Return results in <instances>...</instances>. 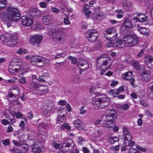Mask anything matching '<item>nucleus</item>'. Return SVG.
Segmentation results:
<instances>
[{"label":"nucleus","mask_w":153,"mask_h":153,"mask_svg":"<svg viewBox=\"0 0 153 153\" xmlns=\"http://www.w3.org/2000/svg\"><path fill=\"white\" fill-rule=\"evenodd\" d=\"M97 97L94 99L92 104L96 109L104 108L109 104V99L107 98H97Z\"/></svg>","instance_id":"1"},{"label":"nucleus","mask_w":153,"mask_h":153,"mask_svg":"<svg viewBox=\"0 0 153 153\" xmlns=\"http://www.w3.org/2000/svg\"><path fill=\"white\" fill-rule=\"evenodd\" d=\"M2 36L7 41L6 42V45L10 47L14 46L17 43V37L14 34H2Z\"/></svg>","instance_id":"2"},{"label":"nucleus","mask_w":153,"mask_h":153,"mask_svg":"<svg viewBox=\"0 0 153 153\" xmlns=\"http://www.w3.org/2000/svg\"><path fill=\"white\" fill-rule=\"evenodd\" d=\"M8 13L9 14L10 17H11L12 21L16 22L20 18L19 11L17 9L11 7H7L6 9Z\"/></svg>","instance_id":"3"},{"label":"nucleus","mask_w":153,"mask_h":153,"mask_svg":"<svg viewBox=\"0 0 153 153\" xmlns=\"http://www.w3.org/2000/svg\"><path fill=\"white\" fill-rule=\"evenodd\" d=\"M98 36L97 31L96 30H90L85 33V36L88 40L91 42L95 41Z\"/></svg>","instance_id":"4"},{"label":"nucleus","mask_w":153,"mask_h":153,"mask_svg":"<svg viewBox=\"0 0 153 153\" xmlns=\"http://www.w3.org/2000/svg\"><path fill=\"white\" fill-rule=\"evenodd\" d=\"M117 34L114 27L108 28L104 32L105 37L108 39L116 38L117 37Z\"/></svg>","instance_id":"5"},{"label":"nucleus","mask_w":153,"mask_h":153,"mask_svg":"<svg viewBox=\"0 0 153 153\" xmlns=\"http://www.w3.org/2000/svg\"><path fill=\"white\" fill-rule=\"evenodd\" d=\"M43 38V36L40 34L33 35L30 39V43L33 45H36L38 47L41 43Z\"/></svg>","instance_id":"6"},{"label":"nucleus","mask_w":153,"mask_h":153,"mask_svg":"<svg viewBox=\"0 0 153 153\" xmlns=\"http://www.w3.org/2000/svg\"><path fill=\"white\" fill-rule=\"evenodd\" d=\"M8 12L6 10L0 13V18L4 22H8L12 21Z\"/></svg>","instance_id":"7"},{"label":"nucleus","mask_w":153,"mask_h":153,"mask_svg":"<svg viewBox=\"0 0 153 153\" xmlns=\"http://www.w3.org/2000/svg\"><path fill=\"white\" fill-rule=\"evenodd\" d=\"M63 32L60 30H57L53 32L51 34V37L55 41H60L63 38Z\"/></svg>","instance_id":"8"},{"label":"nucleus","mask_w":153,"mask_h":153,"mask_svg":"<svg viewBox=\"0 0 153 153\" xmlns=\"http://www.w3.org/2000/svg\"><path fill=\"white\" fill-rule=\"evenodd\" d=\"M21 22L23 25L31 26L33 23V18L29 17L27 16H23L21 18Z\"/></svg>","instance_id":"9"},{"label":"nucleus","mask_w":153,"mask_h":153,"mask_svg":"<svg viewBox=\"0 0 153 153\" xmlns=\"http://www.w3.org/2000/svg\"><path fill=\"white\" fill-rule=\"evenodd\" d=\"M117 116V114L115 111L111 110L109 114L106 116L107 122H113L115 120Z\"/></svg>","instance_id":"10"},{"label":"nucleus","mask_w":153,"mask_h":153,"mask_svg":"<svg viewBox=\"0 0 153 153\" xmlns=\"http://www.w3.org/2000/svg\"><path fill=\"white\" fill-rule=\"evenodd\" d=\"M74 144L72 140L68 139L64 140L63 143V146L64 147H68L71 151L73 150L74 147Z\"/></svg>","instance_id":"11"},{"label":"nucleus","mask_w":153,"mask_h":153,"mask_svg":"<svg viewBox=\"0 0 153 153\" xmlns=\"http://www.w3.org/2000/svg\"><path fill=\"white\" fill-rule=\"evenodd\" d=\"M42 61V57H38L37 56H34L31 57L30 60V62L32 64L39 67H41Z\"/></svg>","instance_id":"12"},{"label":"nucleus","mask_w":153,"mask_h":153,"mask_svg":"<svg viewBox=\"0 0 153 153\" xmlns=\"http://www.w3.org/2000/svg\"><path fill=\"white\" fill-rule=\"evenodd\" d=\"M107 59L101 56H99L97 60V67L100 68L102 66L106 65L108 63Z\"/></svg>","instance_id":"13"},{"label":"nucleus","mask_w":153,"mask_h":153,"mask_svg":"<svg viewBox=\"0 0 153 153\" xmlns=\"http://www.w3.org/2000/svg\"><path fill=\"white\" fill-rule=\"evenodd\" d=\"M77 65L79 67H82V70H84L87 69L89 67L88 62L82 58L79 59Z\"/></svg>","instance_id":"14"},{"label":"nucleus","mask_w":153,"mask_h":153,"mask_svg":"<svg viewBox=\"0 0 153 153\" xmlns=\"http://www.w3.org/2000/svg\"><path fill=\"white\" fill-rule=\"evenodd\" d=\"M140 15H142V13H134L129 15L128 17V18L131 19L134 23H136L139 21V19L140 18Z\"/></svg>","instance_id":"15"},{"label":"nucleus","mask_w":153,"mask_h":153,"mask_svg":"<svg viewBox=\"0 0 153 153\" xmlns=\"http://www.w3.org/2000/svg\"><path fill=\"white\" fill-rule=\"evenodd\" d=\"M123 26L128 28H132L133 25L131 21L130 20L128 17L125 18L123 23L122 24Z\"/></svg>","instance_id":"16"},{"label":"nucleus","mask_w":153,"mask_h":153,"mask_svg":"<svg viewBox=\"0 0 153 153\" xmlns=\"http://www.w3.org/2000/svg\"><path fill=\"white\" fill-rule=\"evenodd\" d=\"M133 36V35L130 34L124 38V42L126 44L127 47L129 46V45L130 44V43L132 42L133 38L131 36Z\"/></svg>","instance_id":"17"},{"label":"nucleus","mask_w":153,"mask_h":153,"mask_svg":"<svg viewBox=\"0 0 153 153\" xmlns=\"http://www.w3.org/2000/svg\"><path fill=\"white\" fill-rule=\"evenodd\" d=\"M143 74L142 79L143 80L148 81L151 78L150 71L144 70L143 71Z\"/></svg>","instance_id":"18"},{"label":"nucleus","mask_w":153,"mask_h":153,"mask_svg":"<svg viewBox=\"0 0 153 153\" xmlns=\"http://www.w3.org/2000/svg\"><path fill=\"white\" fill-rule=\"evenodd\" d=\"M73 124L74 126L79 130L82 128V123L79 119H77L74 121Z\"/></svg>","instance_id":"19"},{"label":"nucleus","mask_w":153,"mask_h":153,"mask_svg":"<svg viewBox=\"0 0 153 153\" xmlns=\"http://www.w3.org/2000/svg\"><path fill=\"white\" fill-rule=\"evenodd\" d=\"M137 30H138L140 33L145 36H146L149 35V33L147 31V29L144 27L138 26L137 27Z\"/></svg>","instance_id":"20"},{"label":"nucleus","mask_w":153,"mask_h":153,"mask_svg":"<svg viewBox=\"0 0 153 153\" xmlns=\"http://www.w3.org/2000/svg\"><path fill=\"white\" fill-rule=\"evenodd\" d=\"M122 4L124 8L127 10H130L132 7L131 3L130 2L123 1Z\"/></svg>","instance_id":"21"},{"label":"nucleus","mask_w":153,"mask_h":153,"mask_svg":"<svg viewBox=\"0 0 153 153\" xmlns=\"http://www.w3.org/2000/svg\"><path fill=\"white\" fill-rule=\"evenodd\" d=\"M124 46V43H123L122 40L118 39L114 42V47H117L119 48H122Z\"/></svg>","instance_id":"22"},{"label":"nucleus","mask_w":153,"mask_h":153,"mask_svg":"<svg viewBox=\"0 0 153 153\" xmlns=\"http://www.w3.org/2000/svg\"><path fill=\"white\" fill-rule=\"evenodd\" d=\"M130 63L131 65L135 68L137 70H140V65L138 61L134 60H132L131 61Z\"/></svg>","instance_id":"23"},{"label":"nucleus","mask_w":153,"mask_h":153,"mask_svg":"<svg viewBox=\"0 0 153 153\" xmlns=\"http://www.w3.org/2000/svg\"><path fill=\"white\" fill-rule=\"evenodd\" d=\"M52 17L49 15L45 16L42 18L43 22L45 25H48L51 21Z\"/></svg>","instance_id":"24"},{"label":"nucleus","mask_w":153,"mask_h":153,"mask_svg":"<svg viewBox=\"0 0 153 153\" xmlns=\"http://www.w3.org/2000/svg\"><path fill=\"white\" fill-rule=\"evenodd\" d=\"M65 120L66 117L64 114H62V116L59 115L57 118V122L58 123L64 122Z\"/></svg>","instance_id":"25"},{"label":"nucleus","mask_w":153,"mask_h":153,"mask_svg":"<svg viewBox=\"0 0 153 153\" xmlns=\"http://www.w3.org/2000/svg\"><path fill=\"white\" fill-rule=\"evenodd\" d=\"M131 36L133 39L132 40V41L130 43V44L129 45L130 46H134L136 45L138 43V40L137 36L134 35Z\"/></svg>","instance_id":"26"},{"label":"nucleus","mask_w":153,"mask_h":153,"mask_svg":"<svg viewBox=\"0 0 153 153\" xmlns=\"http://www.w3.org/2000/svg\"><path fill=\"white\" fill-rule=\"evenodd\" d=\"M131 36L133 39L132 40V41L130 43V44L129 45L130 46H134L136 45L138 43V40L137 36L134 35Z\"/></svg>","instance_id":"27"},{"label":"nucleus","mask_w":153,"mask_h":153,"mask_svg":"<svg viewBox=\"0 0 153 153\" xmlns=\"http://www.w3.org/2000/svg\"><path fill=\"white\" fill-rule=\"evenodd\" d=\"M8 68L9 72L13 75L15 74L18 71L17 68H14L11 65L9 66Z\"/></svg>","instance_id":"28"},{"label":"nucleus","mask_w":153,"mask_h":153,"mask_svg":"<svg viewBox=\"0 0 153 153\" xmlns=\"http://www.w3.org/2000/svg\"><path fill=\"white\" fill-rule=\"evenodd\" d=\"M66 129L69 131H71V127L66 123L63 124L61 126V129L62 130Z\"/></svg>","instance_id":"29"},{"label":"nucleus","mask_w":153,"mask_h":153,"mask_svg":"<svg viewBox=\"0 0 153 153\" xmlns=\"http://www.w3.org/2000/svg\"><path fill=\"white\" fill-rule=\"evenodd\" d=\"M42 63L41 64V67L45 65H48L50 64V62L49 60L45 58L42 57Z\"/></svg>","instance_id":"30"},{"label":"nucleus","mask_w":153,"mask_h":153,"mask_svg":"<svg viewBox=\"0 0 153 153\" xmlns=\"http://www.w3.org/2000/svg\"><path fill=\"white\" fill-rule=\"evenodd\" d=\"M132 139V137L130 134H128L127 135H125L124 137V140H125L124 143L125 144L127 143V142L126 141L129 142L131 141Z\"/></svg>","instance_id":"31"},{"label":"nucleus","mask_w":153,"mask_h":153,"mask_svg":"<svg viewBox=\"0 0 153 153\" xmlns=\"http://www.w3.org/2000/svg\"><path fill=\"white\" fill-rule=\"evenodd\" d=\"M72 81V82L77 84L80 83L81 82L79 76L78 75L74 76L73 78Z\"/></svg>","instance_id":"32"},{"label":"nucleus","mask_w":153,"mask_h":153,"mask_svg":"<svg viewBox=\"0 0 153 153\" xmlns=\"http://www.w3.org/2000/svg\"><path fill=\"white\" fill-rule=\"evenodd\" d=\"M153 59V57L150 55H147L145 58V61L146 64H147L149 63Z\"/></svg>","instance_id":"33"},{"label":"nucleus","mask_w":153,"mask_h":153,"mask_svg":"<svg viewBox=\"0 0 153 153\" xmlns=\"http://www.w3.org/2000/svg\"><path fill=\"white\" fill-rule=\"evenodd\" d=\"M27 52V49L21 48H19L18 51H17V53L20 55H22L25 54Z\"/></svg>","instance_id":"34"},{"label":"nucleus","mask_w":153,"mask_h":153,"mask_svg":"<svg viewBox=\"0 0 153 153\" xmlns=\"http://www.w3.org/2000/svg\"><path fill=\"white\" fill-rule=\"evenodd\" d=\"M68 59L71 61V63L74 65L78 63L77 60L74 57L69 56L68 57Z\"/></svg>","instance_id":"35"},{"label":"nucleus","mask_w":153,"mask_h":153,"mask_svg":"<svg viewBox=\"0 0 153 153\" xmlns=\"http://www.w3.org/2000/svg\"><path fill=\"white\" fill-rule=\"evenodd\" d=\"M140 18L139 19L138 22H146L147 19V16H144L142 13V15H140Z\"/></svg>","instance_id":"36"},{"label":"nucleus","mask_w":153,"mask_h":153,"mask_svg":"<svg viewBox=\"0 0 153 153\" xmlns=\"http://www.w3.org/2000/svg\"><path fill=\"white\" fill-rule=\"evenodd\" d=\"M6 0H0V10L4 8L6 6Z\"/></svg>","instance_id":"37"},{"label":"nucleus","mask_w":153,"mask_h":153,"mask_svg":"<svg viewBox=\"0 0 153 153\" xmlns=\"http://www.w3.org/2000/svg\"><path fill=\"white\" fill-rule=\"evenodd\" d=\"M59 110L58 111V113L60 114L62 116V114H65V115H67V111L66 109H65V108H59Z\"/></svg>","instance_id":"38"},{"label":"nucleus","mask_w":153,"mask_h":153,"mask_svg":"<svg viewBox=\"0 0 153 153\" xmlns=\"http://www.w3.org/2000/svg\"><path fill=\"white\" fill-rule=\"evenodd\" d=\"M108 93L110 94H111L113 96H115L114 95V94L117 95V96L120 94L117 89L116 90H111L109 91Z\"/></svg>","instance_id":"39"},{"label":"nucleus","mask_w":153,"mask_h":153,"mask_svg":"<svg viewBox=\"0 0 153 153\" xmlns=\"http://www.w3.org/2000/svg\"><path fill=\"white\" fill-rule=\"evenodd\" d=\"M2 142L4 146H9L10 145V140L9 139L3 140L2 141Z\"/></svg>","instance_id":"40"},{"label":"nucleus","mask_w":153,"mask_h":153,"mask_svg":"<svg viewBox=\"0 0 153 153\" xmlns=\"http://www.w3.org/2000/svg\"><path fill=\"white\" fill-rule=\"evenodd\" d=\"M29 87L31 88H36L39 87L38 85L36 83L32 82L30 84Z\"/></svg>","instance_id":"41"},{"label":"nucleus","mask_w":153,"mask_h":153,"mask_svg":"<svg viewBox=\"0 0 153 153\" xmlns=\"http://www.w3.org/2000/svg\"><path fill=\"white\" fill-rule=\"evenodd\" d=\"M130 107L129 104L128 103H126L125 104H122L120 106V108L121 109L124 110H126L128 109Z\"/></svg>","instance_id":"42"},{"label":"nucleus","mask_w":153,"mask_h":153,"mask_svg":"<svg viewBox=\"0 0 153 153\" xmlns=\"http://www.w3.org/2000/svg\"><path fill=\"white\" fill-rule=\"evenodd\" d=\"M51 144L53 147L55 148V149H58V148L60 149V148H61V146H60V145L58 143H56L55 141H53L52 142Z\"/></svg>","instance_id":"43"},{"label":"nucleus","mask_w":153,"mask_h":153,"mask_svg":"<svg viewBox=\"0 0 153 153\" xmlns=\"http://www.w3.org/2000/svg\"><path fill=\"white\" fill-rule=\"evenodd\" d=\"M10 151L13 153H23L19 149L15 147L11 149Z\"/></svg>","instance_id":"44"},{"label":"nucleus","mask_w":153,"mask_h":153,"mask_svg":"<svg viewBox=\"0 0 153 153\" xmlns=\"http://www.w3.org/2000/svg\"><path fill=\"white\" fill-rule=\"evenodd\" d=\"M13 92L14 93H16L17 94H14L13 96H14V97L16 98V100H17L19 98V97L18 96V95H19V94H20V91L17 90L15 89H13Z\"/></svg>","instance_id":"45"},{"label":"nucleus","mask_w":153,"mask_h":153,"mask_svg":"<svg viewBox=\"0 0 153 153\" xmlns=\"http://www.w3.org/2000/svg\"><path fill=\"white\" fill-rule=\"evenodd\" d=\"M34 140L33 139H28L26 143L27 145H28L29 146H32L34 144Z\"/></svg>","instance_id":"46"},{"label":"nucleus","mask_w":153,"mask_h":153,"mask_svg":"<svg viewBox=\"0 0 153 153\" xmlns=\"http://www.w3.org/2000/svg\"><path fill=\"white\" fill-rule=\"evenodd\" d=\"M114 42L111 41H108L106 44V46L108 48L114 47Z\"/></svg>","instance_id":"47"},{"label":"nucleus","mask_w":153,"mask_h":153,"mask_svg":"<svg viewBox=\"0 0 153 153\" xmlns=\"http://www.w3.org/2000/svg\"><path fill=\"white\" fill-rule=\"evenodd\" d=\"M80 114H84L86 112V110L85 109L84 106H82L79 108Z\"/></svg>","instance_id":"48"},{"label":"nucleus","mask_w":153,"mask_h":153,"mask_svg":"<svg viewBox=\"0 0 153 153\" xmlns=\"http://www.w3.org/2000/svg\"><path fill=\"white\" fill-rule=\"evenodd\" d=\"M51 11L53 13L56 14H58L60 12V10L59 9L54 7H53L51 8Z\"/></svg>","instance_id":"49"},{"label":"nucleus","mask_w":153,"mask_h":153,"mask_svg":"<svg viewBox=\"0 0 153 153\" xmlns=\"http://www.w3.org/2000/svg\"><path fill=\"white\" fill-rule=\"evenodd\" d=\"M64 22L66 25L70 23V22L69 21L68 17V16H66L64 18Z\"/></svg>","instance_id":"50"},{"label":"nucleus","mask_w":153,"mask_h":153,"mask_svg":"<svg viewBox=\"0 0 153 153\" xmlns=\"http://www.w3.org/2000/svg\"><path fill=\"white\" fill-rule=\"evenodd\" d=\"M65 54L63 53H61L57 55L55 57V59H58L61 57H64L65 56Z\"/></svg>","instance_id":"51"},{"label":"nucleus","mask_w":153,"mask_h":153,"mask_svg":"<svg viewBox=\"0 0 153 153\" xmlns=\"http://www.w3.org/2000/svg\"><path fill=\"white\" fill-rule=\"evenodd\" d=\"M79 141H78V143L80 145H81L82 144V142L85 141V140L84 138L82 137H78Z\"/></svg>","instance_id":"52"},{"label":"nucleus","mask_w":153,"mask_h":153,"mask_svg":"<svg viewBox=\"0 0 153 153\" xmlns=\"http://www.w3.org/2000/svg\"><path fill=\"white\" fill-rule=\"evenodd\" d=\"M66 102L65 100H60L58 102V105L61 106L64 105L66 104Z\"/></svg>","instance_id":"53"},{"label":"nucleus","mask_w":153,"mask_h":153,"mask_svg":"<svg viewBox=\"0 0 153 153\" xmlns=\"http://www.w3.org/2000/svg\"><path fill=\"white\" fill-rule=\"evenodd\" d=\"M14 115L16 116V117L18 118H20L22 117V114L20 112H15L14 113Z\"/></svg>","instance_id":"54"},{"label":"nucleus","mask_w":153,"mask_h":153,"mask_svg":"<svg viewBox=\"0 0 153 153\" xmlns=\"http://www.w3.org/2000/svg\"><path fill=\"white\" fill-rule=\"evenodd\" d=\"M19 82L22 84H24L26 83L25 78V77H22L19 80Z\"/></svg>","instance_id":"55"},{"label":"nucleus","mask_w":153,"mask_h":153,"mask_svg":"<svg viewBox=\"0 0 153 153\" xmlns=\"http://www.w3.org/2000/svg\"><path fill=\"white\" fill-rule=\"evenodd\" d=\"M108 122H107L105 123L106 127L107 128H111L114 126L113 122H111V123L109 124Z\"/></svg>","instance_id":"56"},{"label":"nucleus","mask_w":153,"mask_h":153,"mask_svg":"<svg viewBox=\"0 0 153 153\" xmlns=\"http://www.w3.org/2000/svg\"><path fill=\"white\" fill-rule=\"evenodd\" d=\"M138 150L133 148H131L128 150L129 153H136Z\"/></svg>","instance_id":"57"},{"label":"nucleus","mask_w":153,"mask_h":153,"mask_svg":"<svg viewBox=\"0 0 153 153\" xmlns=\"http://www.w3.org/2000/svg\"><path fill=\"white\" fill-rule=\"evenodd\" d=\"M128 144H126V146L129 147H132L134 146V141H130L128 142Z\"/></svg>","instance_id":"58"},{"label":"nucleus","mask_w":153,"mask_h":153,"mask_svg":"<svg viewBox=\"0 0 153 153\" xmlns=\"http://www.w3.org/2000/svg\"><path fill=\"white\" fill-rule=\"evenodd\" d=\"M32 146V149L33 151L34 152H36V149L38 148V145L36 144H33V145H32V146Z\"/></svg>","instance_id":"59"},{"label":"nucleus","mask_w":153,"mask_h":153,"mask_svg":"<svg viewBox=\"0 0 153 153\" xmlns=\"http://www.w3.org/2000/svg\"><path fill=\"white\" fill-rule=\"evenodd\" d=\"M41 94H46L48 91V88H45L43 89L42 90H41Z\"/></svg>","instance_id":"60"},{"label":"nucleus","mask_w":153,"mask_h":153,"mask_svg":"<svg viewBox=\"0 0 153 153\" xmlns=\"http://www.w3.org/2000/svg\"><path fill=\"white\" fill-rule=\"evenodd\" d=\"M129 82L130 84L131 85L132 87L134 88L136 87L135 85L134 84V78H133L130 80H129Z\"/></svg>","instance_id":"61"},{"label":"nucleus","mask_w":153,"mask_h":153,"mask_svg":"<svg viewBox=\"0 0 153 153\" xmlns=\"http://www.w3.org/2000/svg\"><path fill=\"white\" fill-rule=\"evenodd\" d=\"M39 5L42 7L45 8L46 7L47 5L45 2H41L39 3Z\"/></svg>","instance_id":"62"},{"label":"nucleus","mask_w":153,"mask_h":153,"mask_svg":"<svg viewBox=\"0 0 153 153\" xmlns=\"http://www.w3.org/2000/svg\"><path fill=\"white\" fill-rule=\"evenodd\" d=\"M85 15L87 18H89L90 16V14H91V12L90 11H88V10H85Z\"/></svg>","instance_id":"63"},{"label":"nucleus","mask_w":153,"mask_h":153,"mask_svg":"<svg viewBox=\"0 0 153 153\" xmlns=\"http://www.w3.org/2000/svg\"><path fill=\"white\" fill-rule=\"evenodd\" d=\"M41 76H42L43 77H44L45 79L49 77V75L47 73H43Z\"/></svg>","instance_id":"64"}]
</instances>
